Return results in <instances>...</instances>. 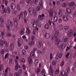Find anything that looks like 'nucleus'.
Returning a JSON list of instances; mask_svg holds the SVG:
<instances>
[{
	"label": "nucleus",
	"instance_id": "nucleus-40",
	"mask_svg": "<svg viewBox=\"0 0 76 76\" xmlns=\"http://www.w3.org/2000/svg\"><path fill=\"white\" fill-rule=\"evenodd\" d=\"M34 4H37L38 2V0H34Z\"/></svg>",
	"mask_w": 76,
	"mask_h": 76
},
{
	"label": "nucleus",
	"instance_id": "nucleus-15",
	"mask_svg": "<svg viewBox=\"0 0 76 76\" xmlns=\"http://www.w3.org/2000/svg\"><path fill=\"white\" fill-rule=\"evenodd\" d=\"M18 68H20V66L18 65V63H17L16 64V65L15 67V70H16L18 69Z\"/></svg>",
	"mask_w": 76,
	"mask_h": 76
},
{
	"label": "nucleus",
	"instance_id": "nucleus-12",
	"mask_svg": "<svg viewBox=\"0 0 76 76\" xmlns=\"http://www.w3.org/2000/svg\"><path fill=\"white\" fill-rule=\"evenodd\" d=\"M14 48V44L13 43L11 44L10 46V50H12V51L13 50Z\"/></svg>",
	"mask_w": 76,
	"mask_h": 76
},
{
	"label": "nucleus",
	"instance_id": "nucleus-4",
	"mask_svg": "<svg viewBox=\"0 0 76 76\" xmlns=\"http://www.w3.org/2000/svg\"><path fill=\"white\" fill-rule=\"evenodd\" d=\"M62 56H63V53H57V55L55 57L56 59H57V60L58 59V58H61V57H62Z\"/></svg>",
	"mask_w": 76,
	"mask_h": 76
},
{
	"label": "nucleus",
	"instance_id": "nucleus-64",
	"mask_svg": "<svg viewBox=\"0 0 76 76\" xmlns=\"http://www.w3.org/2000/svg\"><path fill=\"white\" fill-rule=\"evenodd\" d=\"M74 17H76V11H75L74 12Z\"/></svg>",
	"mask_w": 76,
	"mask_h": 76
},
{
	"label": "nucleus",
	"instance_id": "nucleus-53",
	"mask_svg": "<svg viewBox=\"0 0 76 76\" xmlns=\"http://www.w3.org/2000/svg\"><path fill=\"white\" fill-rule=\"evenodd\" d=\"M58 22L59 23H61V22H62V20H61V19L60 18L58 19Z\"/></svg>",
	"mask_w": 76,
	"mask_h": 76
},
{
	"label": "nucleus",
	"instance_id": "nucleus-60",
	"mask_svg": "<svg viewBox=\"0 0 76 76\" xmlns=\"http://www.w3.org/2000/svg\"><path fill=\"white\" fill-rule=\"evenodd\" d=\"M37 71V73H39L40 72V69L39 68H38Z\"/></svg>",
	"mask_w": 76,
	"mask_h": 76
},
{
	"label": "nucleus",
	"instance_id": "nucleus-3",
	"mask_svg": "<svg viewBox=\"0 0 76 76\" xmlns=\"http://www.w3.org/2000/svg\"><path fill=\"white\" fill-rule=\"evenodd\" d=\"M60 39L58 38H56L55 39V43L56 44H57V46L58 48H60V47H61V45H60Z\"/></svg>",
	"mask_w": 76,
	"mask_h": 76
},
{
	"label": "nucleus",
	"instance_id": "nucleus-32",
	"mask_svg": "<svg viewBox=\"0 0 76 76\" xmlns=\"http://www.w3.org/2000/svg\"><path fill=\"white\" fill-rule=\"evenodd\" d=\"M4 66L3 64H2L0 65V71L3 69Z\"/></svg>",
	"mask_w": 76,
	"mask_h": 76
},
{
	"label": "nucleus",
	"instance_id": "nucleus-6",
	"mask_svg": "<svg viewBox=\"0 0 76 76\" xmlns=\"http://www.w3.org/2000/svg\"><path fill=\"white\" fill-rule=\"evenodd\" d=\"M2 12H3V13H6V12H7L8 13H10V7H9L7 8V10L6 9H4L2 10Z\"/></svg>",
	"mask_w": 76,
	"mask_h": 76
},
{
	"label": "nucleus",
	"instance_id": "nucleus-57",
	"mask_svg": "<svg viewBox=\"0 0 76 76\" xmlns=\"http://www.w3.org/2000/svg\"><path fill=\"white\" fill-rule=\"evenodd\" d=\"M4 44L6 47H8V45H7V42L5 41V42H4Z\"/></svg>",
	"mask_w": 76,
	"mask_h": 76
},
{
	"label": "nucleus",
	"instance_id": "nucleus-61",
	"mask_svg": "<svg viewBox=\"0 0 76 76\" xmlns=\"http://www.w3.org/2000/svg\"><path fill=\"white\" fill-rule=\"evenodd\" d=\"M21 62H22L23 63H24V62H25V59L23 58L21 59Z\"/></svg>",
	"mask_w": 76,
	"mask_h": 76
},
{
	"label": "nucleus",
	"instance_id": "nucleus-48",
	"mask_svg": "<svg viewBox=\"0 0 76 76\" xmlns=\"http://www.w3.org/2000/svg\"><path fill=\"white\" fill-rule=\"evenodd\" d=\"M65 73V72H64V71H62L61 72V75L62 76H64V75Z\"/></svg>",
	"mask_w": 76,
	"mask_h": 76
},
{
	"label": "nucleus",
	"instance_id": "nucleus-33",
	"mask_svg": "<svg viewBox=\"0 0 76 76\" xmlns=\"http://www.w3.org/2000/svg\"><path fill=\"white\" fill-rule=\"evenodd\" d=\"M24 17H26V15H27L28 14V12H27V11H24Z\"/></svg>",
	"mask_w": 76,
	"mask_h": 76
},
{
	"label": "nucleus",
	"instance_id": "nucleus-14",
	"mask_svg": "<svg viewBox=\"0 0 76 76\" xmlns=\"http://www.w3.org/2000/svg\"><path fill=\"white\" fill-rule=\"evenodd\" d=\"M62 18L63 19V20H64V21H67V20H68V18H67V17L64 15H63Z\"/></svg>",
	"mask_w": 76,
	"mask_h": 76
},
{
	"label": "nucleus",
	"instance_id": "nucleus-58",
	"mask_svg": "<svg viewBox=\"0 0 76 76\" xmlns=\"http://www.w3.org/2000/svg\"><path fill=\"white\" fill-rule=\"evenodd\" d=\"M71 6H73L74 5H75V2H71Z\"/></svg>",
	"mask_w": 76,
	"mask_h": 76
},
{
	"label": "nucleus",
	"instance_id": "nucleus-10",
	"mask_svg": "<svg viewBox=\"0 0 76 76\" xmlns=\"http://www.w3.org/2000/svg\"><path fill=\"white\" fill-rule=\"evenodd\" d=\"M23 12L21 11L20 12L19 15H18V16L17 19H20V18H22V17L23 16Z\"/></svg>",
	"mask_w": 76,
	"mask_h": 76
},
{
	"label": "nucleus",
	"instance_id": "nucleus-29",
	"mask_svg": "<svg viewBox=\"0 0 76 76\" xmlns=\"http://www.w3.org/2000/svg\"><path fill=\"white\" fill-rule=\"evenodd\" d=\"M66 10L67 12L68 13V14H69V13H71V10L69 9H66Z\"/></svg>",
	"mask_w": 76,
	"mask_h": 76
},
{
	"label": "nucleus",
	"instance_id": "nucleus-62",
	"mask_svg": "<svg viewBox=\"0 0 76 76\" xmlns=\"http://www.w3.org/2000/svg\"><path fill=\"white\" fill-rule=\"evenodd\" d=\"M24 75L25 76H28V73L26 72H24Z\"/></svg>",
	"mask_w": 76,
	"mask_h": 76
},
{
	"label": "nucleus",
	"instance_id": "nucleus-18",
	"mask_svg": "<svg viewBox=\"0 0 76 76\" xmlns=\"http://www.w3.org/2000/svg\"><path fill=\"white\" fill-rule=\"evenodd\" d=\"M29 42H28V44L29 45H33L34 44V42L33 40H29Z\"/></svg>",
	"mask_w": 76,
	"mask_h": 76
},
{
	"label": "nucleus",
	"instance_id": "nucleus-25",
	"mask_svg": "<svg viewBox=\"0 0 76 76\" xmlns=\"http://www.w3.org/2000/svg\"><path fill=\"white\" fill-rule=\"evenodd\" d=\"M54 22H56V21H57V20H58V17H57V16H54Z\"/></svg>",
	"mask_w": 76,
	"mask_h": 76
},
{
	"label": "nucleus",
	"instance_id": "nucleus-24",
	"mask_svg": "<svg viewBox=\"0 0 76 76\" xmlns=\"http://www.w3.org/2000/svg\"><path fill=\"white\" fill-rule=\"evenodd\" d=\"M4 35V32L3 31H0V37H2V38H3V36Z\"/></svg>",
	"mask_w": 76,
	"mask_h": 76
},
{
	"label": "nucleus",
	"instance_id": "nucleus-56",
	"mask_svg": "<svg viewBox=\"0 0 76 76\" xmlns=\"http://www.w3.org/2000/svg\"><path fill=\"white\" fill-rule=\"evenodd\" d=\"M37 50V48H34L33 49V50L32 51L33 53H34Z\"/></svg>",
	"mask_w": 76,
	"mask_h": 76
},
{
	"label": "nucleus",
	"instance_id": "nucleus-42",
	"mask_svg": "<svg viewBox=\"0 0 76 76\" xmlns=\"http://www.w3.org/2000/svg\"><path fill=\"white\" fill-rule=\"evenodd\" d=\"M64 28L65 30H66V31H67V30H68V28H69V26H66L64 27Z\"/></svg>",
	"mask_w": 76,
	"mask_h": 76
},
{
	"label": "nucleus",
	"instance_id": "nucleus-30",
	"mask_svg": "<svg viewBox=\"0 0 76 76\" xmlns=\"http://www.w3.org/2000/svg\"><path fill=\"white\" fill-rule=\"evenodd\" d=\"M0 22L1 23H3L4 22V19L2 17L0 18Z\"/></svg>",
	"mask_w": 76,
	"mask_h": 76
},
{
	"label": "nucleus",
	"instance_id": "nucleus-7",
	"mask_svg": "<svg viewBox=\"0 0 76 76\" xmlns=\"http://www.w3.org/2000/svg\"><path fill=\"white\" fill-rule=\"evenodd\" d=\"M44 16H45L44 14H42L41 15H39L38 17V19L40 20H44Z\"/></svg>",
	"mask_w": 76,
	"mask_h": 76
},
{
	"label": "nucleus",
	"instance_id": "nucleus-31",
	"mask_svg": "<svg viewBox=\"0 0 76 76\" xmlns=\"http://www.w3.org/2000/svg\"><path fill=\"white\" fill-rule=\"evenodd\" d=\"M9 64L10 66H12V59H11L10 60V62H9Z\"/></svg>",
	"mask_w": 76,
	"mask_h": 76
},
{
	"label": "nucleus",
	"instance_id": "nucleus-63",
	"mask_svg": "<svg viewBox=\"0 0 76 76\" xmlns=\"http://www.w3.org/2000/svg\"><path fill=\"white\" fill-rule=\"evenodd\" d=\"M58 71H59L58 70H56L55 71L56 73V74H58V73H59Z\"/></svg>",
	"mask_w": 76,
	"mask_h": 76
},
{
	"label": "nucleus",
	"instance_id": "nucleus-11",
	"mask_svg": "<svg viewBox=\"0 0 76 76\" xmlns=\"http://www.w3.org/2000/svg\"><path fill=\"white\" fill-rule=\"evenodd\" d=\"M10 7L12 9L14 10V9H15V8H16V5H15L13 2H12L11 4Z\"/></svg>",
	"mask_w": 76,
	"mask_h": 76
},
{
	"label": "nucleus",
	"instance_id": "nucleus-41",
	"mask_svg": "<svg viewBox=\"0 0 76 76\" xmlns=\"http://www.w3.org/2000/svg\"><path fill=\"white\" fill-rule=\"evenodd\" d=\"M65 47H66V45H65L64 44H63L61 46V49L63 50V49H64Z\"/></svg>",
	"mask_w": 76,
	"mask_h": 76
},
{
	"label": "nucleus",
	"instance_id": "nucleus-16",
	"mask_svg": "<svg viewBox=\"0 0 76 76\" xmlns=\"http://www.w3.org/2000/svg\"><path fill=\"white\" fill-rule=\"evenodd\" d=\"M37 21H34L33 23L32 26L33 28H36L37 26Z\"/></svg>",
	"mask_w": 76,
	"mask_h": 76
},
{
	"label": "nucleus",
	"instance_id": "nucleus-5",
	"mask_svg": "<svg viewBox=\"0 0 76 76\" xmlns=\"http://www.w3.org/2000/svg\"><path fill=\"white\" fill-rule=\"evenodd\" d=\"M68 35L69 37H72V36H73V31L72 29H69Z\"/></svg>",
	"mask_w": 76,
	"mask_h": 76
},
{
	"label": "nucleus",
	"instance_id": "nucleus-35",
	"mask_svg": "<svg viewBox=\"0 0 76 76\" xmlns=\"http://www.w3.org/2000/svg\"><path fill=\"white\" fill-rule=\"evenodd\" d=\"M6 37H11V34H10V33H7L6 34Z\"/></svg>",
	"mask_w": 76,
	"mask_h": 76
},
{
	"label": "nucleus",
	"instance_id": "nucleus-55",
	"mask_svg": "<svg viewBox=\"0 0 76 76\" xmlns=\"http://www.w3.org/2000/svg\"><path fill=\"white\" fill-rule=\"evenodd\" d=\"M22 52L23 55L25 56V55H26V51H25V50H23L22 51Z\"/></svg>",
	"mask_w": 76,
	"mask_h": 76
},
{
	"label": "nucleus",
	"instance_id": "nucleus-36",
	"mask_svg": "<svg viewBox=\"0 0 76 76\" xmlns=\"http://www.w3.org/2000/svg\"><path fill=\"white\" fill-rule=\"evenodd\" d=\"M24 20L25 23H26L27 22V20H28L26 19V17H24Z\"/></svg>",
	"mask_w": 76,
	"mask_h": 76
},
{
	"label": "nucleus",
	"instance_id": "nucleus-8",
	"mask_svg": "<svg viewBox=\"0 0 76 76\" xmlns=\"http://www.w3.org/2000/svg\"><path fill=\"white\" fill-rule=\"evenodd\" d=\"M49 15L50 17H52L53 15V9L50 8L48 10Z\"/></svg>",
	"mask_w": 76,
	"mask_h": 76
},
{
	"label": "nucleus",
	"instance_id": "nucleus-23",
	"mask_svg": "<svg viewBox=\"0 0 76 76\" xmlns=\"http://www.w3.org/2000/svg\"><path fill=\"white\" fill-rule=\"evenodd\" d=\"M42 45V42H39V43L37 45L39 47V48H41V47Z\"/></svg>",
	"mask_w": 76,
	"mask_h": 76
},
{
	"label": "nucleus",
	"instance_id": "nucleus-22",
	"mask_svg": "<svg viewBox=\"0 0 76 76\" xmlns=\"http://www.w3.org/2000/svg\"><path fill=\"white\" fill-rule=\"evenodd\" d=\"M8 24H10V26H11V27L12 26L13 23H12V21L10 20H8Z\"/></svg>",
	"mask_w": 76,
	"mask_h": 76
},
{
	"label": "nucleus",
	"instance_id": "nucleus-34",
	"mask_svg": "<svg viewBox=\"0 0 76 76\" xmlns=\"http://www.w3.org/2000/svg\"><path fill=\"white\" fill-rule=\"evenodd\" d=\"M66 70H67V73H70V68L68 67L66 69Z\"/></svg>",
	"mask_w": 76,
	"mask_h": 76
},
{
	"label": "nucleus",
	"instance_id": "nucleus-43",
	"mask_svg": "<svg viewBox=\"0 0 76 76\" xmlns=\"http://www.w3.org/2000/svg\"><path fill=\"white\" fill-rule=\"evenodd\" d=\"M20 34L21 35H23L24 34V31L23 30H20Z\"/></svg>",
	"mask_w": 76,
	"mask_h": 76
},
{
	"label": "nucleus",
	"instance_id": "nucleus-1",
	"mask_svg": "<svg viewBox=\"0 0 76 76\" xmlns=\"http://www.w3.org/2000/svg\"><path fill=\"white\" fill-rule=\"evenodd\" d=\"M28 12H29L31 16L32 15V14L34 15V16H35L37 15V12H35V10L33 8H31V9L29 8L28 9Z\"/></svg>",
	"mask_w": 76,
	"mask_h": 76
},
{
	"label": "nucleus",
	"instance_id": "nucleus-51",
	"mask_svg": "<svg viewBox=\"0 0 76 76\" xmlns=\"http://www.w3.org/2000/svg\"><path fill=\"white\" fill-rule=\"evenodd\" d=\"M14 76H20L19 73L18 72H15L14 74Z\"/></svg>",
	"mask_w": 76,
	"mask_h": 76
},
{
	"label": "nucleus",
	"instance_id": "nucleus-19",
	"mask_svg": "<svg viewBox=\"0 0 76 76\" xmlns=\"http://www.w3.org/2000/svg\"><path fill=\"white\" fill-rule=\"evenodd\" d=\"M45 29H48L50 28V26H49V25L48 24L46 23L45 26Z\"/></svg>",
	"mask_w": 76,
	"mask_h": 76
},
{
	"label": "nucleus",
	"instance_id": "nucleus-2",
	"mask_svg": "<svg viewBox=\"0 0 76 76\" xmlns=\"http://www.w3.org/2000/svg\"><path fill=\"white\" fill-rule=\"evenodd\" d=\"M43 7V6L42 5V1H40L39 3V6H37L36 8V11H39L40 10H42V9Z\"/></svg>",
	"mask_w": 76,
	"mask_h": 76
},
{
	"label": "nucleus",
	"instance_id": "nucleus-49",
	"mask_svg": "<svg viewBox=\"0 0 76 76\" xmlns=\"http://www.w3.org/2000/svg\"><path fill=\"white\" fill-rule=\"evenodd\" d=\"M62 6L63 7H66L67 5H66V3H64L62 4Z\"/></svg>",
	"mask_w": 76,
	"mask_h": 76
},
{
	"label": "nucleus",
	"instance_id": "nucleus-37",
	"mask_svg": "<svg viewBox=\"0 0 76 76\" xmlns=\"http://www.w3.org/2000/svg\"><path fill=\"white\" fill-rule=\"evenodd\" d=\"M30 56L31 57L34 56V53L33 52L31 51L30 53Z\"/></svg>",
	"mask_w": 76,
	"mask_h": 76
},
{
	"label": "nucleus",
	"instance_id": "nucleus-27",
	"mask_svg": "<svg viewBox=\"0 0 76 76\" xmlns=\"http://www.w3.org/2000/svg\"><path fill=\"white\" fill-rule=\"evenodd\" d=\"M26 32H27V34H29V35H30L31 34V32L30 31V30H29V29L28 28H27Z\"/></svg>",
	"mask_w": 76,
	"mask_h": 76
},
{
	"label": "nucleus",
	"instance_id": "nucleus-21",
	"mask_svg": "<svg viewBox=\"0 0 76 76\" xmlns=\"http://www.w3.org/2000/svg\"><path fill=\"white\" fill-rule=\"evenodd\" d=\"M37 26L39 27H41V22L40 21H37Z\"/></svg>",
	"mask_w": 76,
	"mask_h": 76
},
{
	"label": "nucleus",
	"instance_id": "nucleus-28",
	"mask_svg": "<svg viewBox=\"0 0 76 76\" xmlns=\"http://www.w3.org/2000/svg\"><path fill=\"white\" fill-rule=\"evenodd\" d=\"M58 36V33L56 32L54 34V37L56 38H57V37Z\"/></svg>",
	"mask_w": 76,
	"mask_h": 76
},
{
	"label": "nucleus",
	"instance_id": "nucleus-54",
	"mask_svg": "<svg viewBox=\"0 0 76 76\" xmlns=\"http://www.w3.org/2000/svg\"><path fill=\"white\" fill-rule=\"evenodd\" d=\"M60 31H61L63 29V25H60Z\"/></svg>",
	"mask_w": 76,
	"mask_h": 76
},
{
	"label": "nucleus",
	"instance_id": "nucleus-52",
	"mask_svg": "<svg viewBox=\"0 0 76 76\" xmlns=\"http://www.w3.org/2000/svg\"><path fill=\"white\" fill-rule=\"evenodd\" d=\"M64 60L63 61V62L61 63L60 65L61 66H63L64 65Z\"/></svg>",
	"mask_w": 76,
	"mask_h": 76
},
{
	"label": "nucleus",
	"instance_id": "nucleus-39",
	"mask_svg": "<svg viewBox=\"0 0 76 76\" xmlns=\"http://www.w3.org/2000/svg\"><path fill=\"white\" fill-rule=\"evenodd\" d=\"M68 41H69V39L68 38H66L64 39V42H67Z\"/></svg>",
	"mask_w": 76,
	"mask_h": 76
},
{
	"label": "nucleus",
	"instance_id": "nucleus-50",
	"mask_svg": "<svg viewBox=\"0 0 76 76\" xmlns=\"http://www.w3.org/2000/svg\"><path fill=\"white\" fill-rule=\"evenodd\" d=\"M18 72L20 75H21V74H22V70L20 69L18 71Z\"/></svg>",
	"mask_w": 76,
	"mask_h": 76
},
{
	"label": "nucleus",
	"instance_id": "nucleus-26",
	"mask_svg": "<svg viewBox=\"0 0 76 76\" xmlns=\"http://www.w3.org/2000/svg\"><path fill=\"white\" fill-rule=\"evenodd\" d=\"M6 51V50L5 49L2 50L1 52V54H4V52Z\"/></svg>",
	"mask_w": 76,
	"mask_h": 76
},
{
	"label": "nucleus",
	"instance_id": "nucleus-45",
	"mask_svg": "<svg viewBox=\"0 0 76 76\" xmlns=\"http://www.w3.org/2000/svg\"><path fill=\"white\" fill-rule=\"evenodd\" d=\"M52 64V65H56V61H53Z\"/></svg>",
	"mask_w": 76,
	"mask_h": 76
},
{
	"label": "nucleus",
	"instance_id": "nucleus-13",
	"mask_svg": "<svg viewBox=\"0 0 76 76\" xmlns=\"http://www.w3.org/2000/svg\"><path fill=\"white\" fill-rule=\"evenodd\" d=\"M44 35L46 39H49L50 37V34H45Z\"/></svg>",
	"mask_w": 76,
	"mask_h": 76
},
{
	"label": "nucleus",
	"instance_id": "nucleus-46",
	"mask_svg": "<svg viewBox=\"0 0 76 76\" xmlns=\"http://www.w3.org/2000/svg\"><path fill=\"white\" fill-rule=\"evenodd\" d=\"M9 54L8 53H6L5 56V58L6 59L9 57Z\"/></svg>",
	"mask_w": 76,
	"mask_h": 76
},
{
	"label": "nucleus",
	"instance_id": "nucleus-17",
	"mask_svg": "<svg viewBox=\"0 0 76 76\" xmlns=\"http://www.w3.org/2000/svg\"><path fill=\"white\" fill-rule=\"evenodd\" d=\"M58 15L59 17H61L62 16V11L61 10H59Z\"/></svg>",
	"mask_w": 76,
	"mask_h": 76
},
{
	"label": "nucleus",
	"instance_id": "nucleus-9",
	"mask_svg": "<svg viewBox=\"0 0 76 76\" xmlns=\"http://www.w3.org/2000/svg\"><path fill=\"white\" fill-rule=\"evenodd\" d=\"M22 39H19L18 40V45L19 47H20L21 46V44L22 42Z\"/></svg>",
	"mask_w": 76,
	"mask_h": 76
},
{
	"label": "nucleus",
	"instance_id": "nucleus-47",
	"mask_svg": "<svg viewBox=\"0 0 76 76\" xmlns=\"http://www.w3.org/2000/svg\"><path fill=\"white\" fill-rule=\"evenodd\" d=\"M33 34L34 35H36V31L34 29H33Z\"/></svg>",
	"mask_w": 76,
	"mask_h": 76
},
{
	"label": "nucleus",
	"instance_id": "nucleus-38",
	"mask_svg": "<svg viewBox=\"0 0 76 76\" xmlns=\"http://www.w3.org/2000/svg\"><path fill=\"white\" fill-rule=\"evenodd\" d=\"M7 27V31H10V27H9V26L8 24H7L6 25Z\"/></svg>",
	"mask_w": 76,
	"mask_h": 76
},
{
	"label": "nucleus",
	"instance_id": "nucleus-44",
	"mask_svg": "<svg viewBox=\"0 0 76 76\" xmlns=\"http://www.w3.org/2000/svg\"><path fill=\"white\" fill-rule=\"evenodd\" d=\"M4 44V42L3 41H0V44L1 45V46H3V44Z\"/></svg>",
	"mask_w": 76,
	"mask_h": 76
},
{
	"label": "nucleus",
	"instance_id": "nucleus-20",
	"mask_svg": "<svg viewBox=\"0 0 76 76\" xmlns=\"http://www.w3.org/2000/svg\"><path fill=\"white\" fill-rule=\"evenodd\" d=\"M28 63L30 64H31L32 63V59L31 58H28Z\"/></svg>",
	"mask_w": 76,
	"mask_h": 76
},
{
	"label": "nucleus",
	"instance_id": "nucleus-59",
	"mask_svg": "<svg viewBox=\"0 0 76 76\" xmlns=\"http://www.w3.org/2000/svg\"><path fill=\"white\" fill-rule=\"evenodd\" d=\"M0 26H1V28H3V23H1Z\"/></svg>",
	"mask_w": 76,
	"mask_h": 76
}]
</instances>
